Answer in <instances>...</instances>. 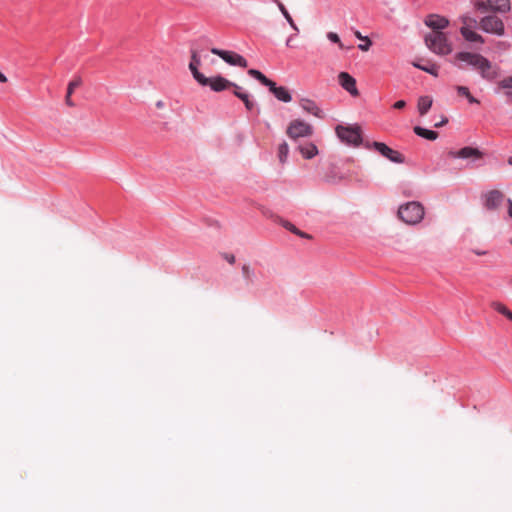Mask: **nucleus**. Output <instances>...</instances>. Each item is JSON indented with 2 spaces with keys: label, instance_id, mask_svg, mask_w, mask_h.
Segmentation results:
<instances>
[{
  "label": "nucleus",
  "instance_id": "49530a36",
  "mask_svg": "<svg viewBox=\"0 0 512 512\" xmlns=\"http://www.w3.org/2000/svg\"><path fill=\"white\" fill-rule=\"evenodd\" d=\"M474 252H475V254H477V255H485V254H486V252H485V251H477V250H475Z\"/></svg>",
  "mask_w": 512,
  "mask_h": 512
},
{
  "label": "nucleus",
  "instance_id": "a878e982",
  "mask_svg": "<svg viewBox=\"0 0 512 512\" xmlns=\"http://www.w3.org/2000/svg\"><path fill=\"white\" fill-rule=\"evenodd\" d=\"M288 153H289L288 144L286 142H283L278 147V158H279L280 163L284 164L286 162Z\"/></svg>",
  "mask_w": 512,
  "mask_h": 512
},
{
  "label": "nucleus",
  "instance_id": "4be33fe9",
  "mask_svg": "<svg viewBox=\"0 0 512 512\" xmlns=\"http://www.w3.org/2000/svg\"><path fill=\"white\" fill-rule=\"evenodd\" d=\"M413 130L416 135L423 137L425 139L431 140V141L436 140L438 137L437 132H435L433 130H428V129L422 128L420 126H415Z\"/></svg>",
  "mask_w": 512,
  "mask_h": 512
},
{
  "label": "nucleus",
  "instance_id": "5701e85b",
  "mask_svg": "<svg viewBox=\"0 0 512 512\" xmlns=\"http://www.w3.org/2000/svg\"><path fill=\"white\" fill-rule=\"evenodd\" d=\"M491 307L512 322V311L505 304L495 301L491 303Z\"/></svg>",
  "mask_w": 512,
  "mask_h": 512
},
{
  "label": "nucleus",
  "instance_id": "dca6fc26",
  "mask_svg": "<svg viewBox=\"0 0 512 512\" xmlns=\"http://www.w3.org/2000/svg\"><path fill=\"white\" fill-rule=\"evenodd\" d=\"M451 155L455 158H463V159H473V160H478V159H481L483 157V153L477 149V148H473V147H464L460 150H458L457 152H453L451 153Z\"/></svg>",
  "mask_w": 512,
  "mask_h": 512
},
{
  "label": "nucleus",
  "instance_id": "09e8293b",
  "mask_svg": "<svg viewBox=\"0 0 512 512\" xmlns=\"http://www.w3.org/2000/svg\"><path fill=\"white\" fill-rule=\"evenodd\" d=\"M511 244H512V238H511Z\"/></svg>",
  "mask_w": 512,
  "mask_h": 512
},
{
  "label": "nucleus",
  "instance_id": "c85d7f7f",
  "mask_svg": "<svg viewBox=\"0 0 512 512\" xmlns=\"http://www.w3.org/2000/svg\"><path fill=\"white\" fill-rule=\"evenodd\" d=\"M239 99L243 101L247 110L250 111L255 107V102L250 99L248 93L244 92Z\"/></svg>",
  "mask_w": 512,
  "mask_h": 512
},
{
  "label": "nucleus",
  "instance_id": "de8ad7c7",
  "mask_svg": "<svg viewBox=\"0 0 512 512\" xmlns=\"http://www.w3.org/2000/svg\"><path fill=\"white\" fill-rule=\"evenodd\" d=\"M508 164L512 166V156L508 158L507 160Z\"/></svg>",
  "mask_w": 512,
  "mask_h": 512
},
{
  "label": "nucleus",
  "instance_id": "37998d69",
  "mask_svg": "<svg viewBox=\"0 0 512 512\" xmlns=\"http://www.w3.org/2000/svg\"><path fill=\"white\" fill-rule=\"evenodd\" d=\"M225 258L230 264H233L235 262V256L232 254L227 255Z\"/></svg>",
  "mask_w": 512,
  "mask_h": 512
},
{
  "label": "nucleus",
  "instance_id": "7ed1b4c3",
  "mask_svg": "<svg viewBox=\"0 0 512 512\" xmlns=\"http://www.w3.org/2000/svg\"><path fill=\"white\" fill-rule=\"evenodd\" d=\"M426 46L438 55H448L452 52V45L442 31H432L425 36Z\"/></svg>",
  "mask_w": 512,
  "mask_h": 512
},
{
  "label": "nucleus",
  "instance_id": "20e7f679",
  "mask_svg": "<svg viewBox=\"0 0 512 512\" xmlns=\"http://www.w3.org/2000/svg\"><path fill=\"white\" fill-rule=\"evenodd\" d=\"M335 131L341 141L346 144L358 146L362 141L361 128L358 125H338Z\"/></svg>",
  "mask_w": 512,
  "mask_h": 512
},
{
  "label": "nucleus",
  "instance_id": "b1692460",
  "mask_svg": "<svg viewBox=\"0 0 512 512\" xmlns=\"http://www.w3.org/2000/svg\"><path fill=\"white\" fill-rule=\"evenodd\" d=\"M413 66L422 70V71H425L435 77L438 76V70H439V67L436 65V64H430V65H421L420 63L418 62H413Z\"/></svg>",
  "mask_w": 512,
  "mask_h": 512
},
{
  "label": "nucleus",
  "instance_id": "9b49d317",
  "mask_svg": "<svg viewBox=\"0 0 512 512\" xmlns=\"http://www.w3.org/2000/svg\"><path fill=\"white\" fill-rule=\"evenodd\" d=\"M339 84L352 96H358L359 91L356 87V80L347 72H341L338 75Z\"/></svg>",
  "mask_w": 512,
  "mask_h": 512
},
{
  "label": "nucleus",
  "instance_id": "ddd939ff",
  "mask_svg": "<svg viewBox=\"0 0 512 512\" xmlns=\"http://www.w3.org/2000/svg\"><path fill=\"white\" fill-rule=\"evenodd\" d=\"M202 86H210V88L215 92H220L226 90L232 86V82L227 80L222 76H216L213 78H207V82L205 84H201Z\"/></svg>",
  "mask_w": 512,
  "mask_h": 512
},
{
  "label": "nucleus",
  "instance_id": "39448f33",
  "mask_svg": "<svg viewBox=\"0 0 512 512\" xmlns=\"http://www.w3.org/2000/svg\"><path fill=\"white\" fill-rule=\"evenodd\" d=\"M314 132L313 127L300 119L292 120L286 130V134L289 138L297 140L301 137H310Z\"/></svg>",
  "mask_w": 512,
  "mask_h": 512
},
{
  "label": "nucleus",
  "instance_id": "58836bf2",
  "mask_svg": "<svg viewBox=\"0 0 512 512\" xmlns=\"http://www.w3.org/2000/svg\"><path fill=\"white\" fill-rule=\"evenodd\" d=\"M286 20L288 21L289 25L295 30V31H298V27L297 25L295 24L294 20L292 19L291 15L289 16V18H286Z\"/></svg>",
  "mask_w": 512,
  "mask_h": 512
},
{
  "label": "nucleus",
  "instance_id": "423d86ee",
  "mask_svg": "<svg viewBox=\"0 0 512 512\" xmlns=\"http://www.w3.org/2000/svg\"><path fill=\"white\" fill-rule=\"evenodd\" d=\"M211 52L214 55H217L220 58H222L226 63L230 65L239 66L242 68H246L248 65L247 60L243 56L235 52L221 50L218 48H212Z\"/></svg>",
  "mask_w": 512,
  "mask_h": 512
},
{
  "label": "nucleus",
  "instance_id": "393cba45",
  "mask_svg": "<svg viewBox=\"0 0 512 512\" xmlns=\"http://www.w3.org/2000/svg\"><path fill=\"white\" fill-rule=\"evenodd\" d=\"M248 74L257 79L264 86H268L272 80L268 79L262 72L256 69H249Z\"/></svg>",
  "mask_w": 512,
  "mask_h": 512
},
{
  "label": "nucleus",
  "instance_id": "412c9836",
  "mask_svg": "<svg viewBox=\"0 0 512 512\" xmlns=\"http://www.w3.org/2000/svg\"><path fill=\"white\" fill-rule=\"evenodd\" d=\"M432 103H433V99L430 96L419 97L418 104H417L419 114L421 116H424L431 108Z\"/></svg>",
  "mask_w": 512,
  "mask_h": 512
},
{
  "label": "nucleus",
  "instance_id": "bb28decb",
  "mask_svg": "<svg viewBox=\"0 0 512 512\" xmlns=\"http://www.w3.org/2000/svg\"><path fill=\"white\" fill-rule=\"evenodd\" d=\"M355 36L361 40V42H364V44H360L358 48L362 51H368L370 46L372 45L371 40L367 36H362V34L359 31H355Z\"/></svg>",
  "mask_w": 512,
  "mask_h": 512
},
{
  "label": "nucleus",
  "instance_id": "f8f14e48",
  "mask_svg": "<svg viewBox=\"0 0 512 512\" xmlns=\"http://www.w3.org/2000/svg\"><path fill=\"white\" fill-rule=\"evenodd\" d=\"M424 23L433 31H442L448 26L449 21L443 16L430 14L425 18Z\"/></svg>",
  "mask_w": 512,
  "mask_h": 512
},
{
  "label": "nucleus",
  "instance_id": "0eeeda50",
  "mask_svg": "<svg viewBox=\"0 0 512 512\" xmlns=\"http://www.w3.org/2000/svg\"><path fill=\"white\" fill-rule=\"evenodd\" d=\"M475 7L479 10H492L497 12H507L510 10L509 0H479L475 3Z\"/></svg>",
  "mask_w": 512,
  "mask_h": 512
},
{
  "label": "nucleus",
  "instance_id": "c9c22d12",
  "mask_svg": "<svg viewBox=\"0 0 512 512\" xmlns=\"http://www.w3.org/2000/svg\"><path fill=\"white\" fill-rule=\"evenodd\" d=\"M234 88L233 90V94L237 97V98H240L241 95L244 93L242 87H240L239 85L235 84L232 82V86Z\"/></svg>",
  "mask_w": 512,
  "mask_h": 512
},
{
  "label": "nucleus",
  "instance_id": "1a4fd4ad",
  "mask_svg": "<svg viewBox=\"0 0 512 512\" xmlns=\"http://www.w3.org/2000/svg\"><path fill=\"white\" fill-rule=\"evenodd\" d=\"M373 148L379 152L382 156L386 157L390 161L394 163H403L405 161L404 156L392 148L388 147L385 143L382 142H373Z\"/></svg>",
  "mask_w": 512,
  "mask_h": 512
},
{
  "label": "nucleus",
  "instance_id": "473e14b6",
  "mask_svg": "<svg viewBox=\"0 0 512 512\" xmlns=\"http://www.w3.org/2000/svg\"><path fill=\"white\" fill-rule=\"evenodd\" d=\"M327 38H328L330 41H332V42H334V43H337V44H339V46H340V47H342V43H341V41H340V38H339L338 34H336V33H334V32H329V33L327 34Z\"/></svg>",
  "mask_w": 512,
  "mask_h": 512
},
{
  "label": "nucleus",
  "instance_id": "aec40b11",
  "mask_svg": "<svg viewBox=\"0 0 512 512\" xmlns=\"http://www.w3.org/2000/svg\"><path fill=\"white\" fill-rule=\"evenodd\" d=\"M460 32L462 36L465 38V40L469 42H480L483 43L484 40L481 35L474 32L472 29H469L467 26H462L460 29Z\"/></svg>",
  "mask_w": 512,
  "mask_h": 512
},
{
  "label": "nucleus",
  "instance_id": "f03ea898",
  "mask_svg": "<svg viewBox=\"0 0 512 512\" xmlns=\"http://www.w3.org/2000/svg\"><path fill=\"white\" fill-rule=\"evenodd\" d=\"M424 214L423 205L417 201H411L403 204L398 209V217L408 225H416L420 223Z\"/></svg>",
  "mask_w": 512,
  "mask_h": 512
},
{
  "label": "nucleus",
  "instance_id": "a19ab883",
  "mask_svg": "<svg viewBox=\"0 0 512 512\" xmlns=\"http://www.w3.org/2000/svg\"><path fill=\"white\" fill-rule=\"evenodd\" d=\"M157 109H163L165 107V103L162 100H159L155 103Z\"/></svg>",
  "mask_w": 512,
  "mask_h": 512
},
{
  "label": "nucleus",
  "instance_id": "f257e3e1",
  "mask_svg": "<svg viewBox=\"0 0 512 512\" xmlns=\"http://www.w3.org/2000/svg\"><path fill=\"white\" fill-rule=\"evenodd\" d=\"M455 59L477 69L484 79L493 80L498 76L497 70L492 63L480 54L459 52L455 55Z\"/></svg>",
  "mask_w": 512,
  "mask_h": 512
},
{
  "label": "nucleus",
  "instance_id": "6ab92c4d",
  "mask_svg": "<svg viewBox=\"0 0 512 512\" xmlns=\"http://www.w3.org/2000/svg\"><path fill=\"white\" fill-rule=\"evenodd\" d=\"M298 150L305 159H312L318 154V148L312 142L299 145Z\"/></svg>",
  "mask_w": 512,
  "mask_h": 512
},
{
  "label": "nucleus",
  "instance_id": "2f4dec72",
  "mask_svg": "<svg viewBox=\"0 0 512 512\" xmlns=\"http://www.w3.org/2000/svg\"><path fill=\"white\" fill-rule=\"evenodd\" d=\"M272 1L277 4L279 10L281 11V13L285 17V19L289 18L290 14H289L288 10L286 9V7L283 5V3L280 2L279 0H272Z\"/></svg>",
  "mask_w": 512,
  "mask_h": 512
},
{
  "label": "nucleus",
  "instance_id": "c03bdc74",
  "mask_svg": "<svg viewBox=\"0 0 512 512\" xmlns=\"http://www.w3.org/2000/svg\"><path fill=\"white\" fill-rule=\"evenodd\" d=\"M447 122H448V119L444 118L442 121H439V123H436L435 127H437V128L441 127V126L445 125Z\"/></svg>",
  "mask_w": 512,
  "mask_h": 512
},
{
  "label": "nucleus",
  "instance_id": "79ce46f5",
  "mask_svg": "<svg viewBox=\"0 0 512 512\" xmlns=\"http://www.w3.org/2000/svg\"><path fill=\"white\" fill-rule=\"evenodd\" d=\"M508 214L512 218V199H508Z\"/></svg>",
  "mask_w": 512,
  "mask_h": 512
},
{
  "label": "nucleus",
  "instance_id": "ea45409f",
  "mask_svg": "<svg viewBox=\"0 0 512 512\" xmlns=\"http://www.w3.org/2000/svg\"><path fill=\"white\" fill-rule=\"evenodd\" d=\"M470 103L472 104H479V100H477L475 97H473L471 95V93H469L468 96L465 97Z\"/></svg>",
  "mask_w": 512,
  "mask_h": 512
},
{
  "label": "nucleus",
  "instance_id": "2eb2a0df",
  "mask_svg": "<svg viewBox=\"0 0 512 512\" xmlns=\"http://www.w3.org/2000/svg\"><path fill=\"white\" fill-rule=\"evenodd\" d=\"M267 87L279 101L288 103L292 100V96L286 87L277 86L273 81H271Z\"/></svg>",
  "mask_w": 512,
  "mask_h": 512
},
{
  "label": "nucleus",
  "instance_id": "a18cd8bd",
  "mask_svg": "<svg viewBox=\"0 0 512 512\" xmlns=\"http://www.w3.org/2000/svg\"><path fill=\"white\" fill-rule=\"evenodd\" d=\"M6 81H7L6 76L2 72H0V82L4 83Z\"/></svg>",
  "mask_w": 512,
  "mask_h": 512
},
{
  "label": "nucleus",
  "instance_id": "c756f323",
  "mask_svg": "<svg viewBox=\"0 0 512 512\" xmlns=\"http://www.w3.org/2000/svg\"><path fill=\"white\" fill-rule=\"evenodd\" d=\"M283 226H284L287 230H289V231H291L292 233L297 234V235H299V236H301V237H309L307 234H305L304 232H301V231H300L299 229H297V228H296L292 223H290V222H288V221L283 222Z\"/></svg>",
  "mask_w": 512,
  "mask_h": 512
},
{
  "label": "nucleus",
  "instance_id": "72a5a7b5",
  "mask_svg": "<svg viewBox=\"0 0 512 512\" xmlns=\"http://www.w3.org/2000/svg\"><path fill=\"white\" fill-rule=\"evenodd\" d=\"M456 91H457L458 95L463 96V97L468 96L470 93L469 89L465 86H456Z\"/></svg>",
  "mask_w": 512,
  "mask_h": 512
},
{
  "label": "nucleus",
  "instance_id": "f3484780",
  "mask_svg": "<svg viewBox=\"0 0 512 512\" xmlns=\"http://www.w3.org/2000/svg\"><path fill=\"white\" fill-rule=\"evenodd\" d=\"M300 106L307 113L312 114L313 116L320 119L324 118L323 111L318 107V105L313 100L303 98L300 100Z\"/></svg>",
  "mask_w": 512,
  "mask_h": 512
},
{
  "label": "nucleus",
  "instance_id": "6e6552de",
  "mask_svg": "<svg viewBox=\"0 0 512 512\" xmlns=\"http://www.w3.org/2000/svg\"><path fill=\"white\" fill-rule=\"evenodd\" d=\"M480 27L487 33H494L497 35L504 34V24L501 19L496 16H487L481 19Z\"/></svg>",
  "mask_w": 512,
  "mask_h": 512
},
{
  "label": "nucleus",
  "instance_id": "e433bc0d",
  "mask_svg": "<svg viewBox=\"0 0 512 512\" xmlns=\"http://www.w3.org/2000/svg\"><path fill=\"white\" fill-rule=\"evenodd\" d=\"M342 179V177H339V178H336L334 176H331V175H326L324 180L327 182V183H336L338 181H340Z\"/></svg>",
  "mask_w": 512,
  "mask_h": 512
},
{
  "label": "nucleus",
  "instance_id": "f704fd0d",
  "mask_svg": "<svg viewBox=\"0 0 512 512\" xmlns=\"http://www.w3.org/2000/svg\"><path fill=\"white\" fill-rule=\"evenodd\" d=\"M242 273L245 278L249 279L253 275V271L249 265L245 264L242 267Z\"/></svg>",
  "mask_w": 512,
  "mask_h": 512
},
{
  "label": "nucleus",
  "instance_id": "4c0bfd02",
  "mask_svg": "<svg viewBox=\"0 0 512 512\" xmlns=\"http://www.w3.org/2000/svg\"><path fill=\"white\" fill-rule=\"evenodd\" d=\"M406 106V102L404 100H399L394 103L393 107L395 109H403Z\"/></svg>",
  "mask_w": 512,
  "mask_h": 512
},
{
  "label": "nucleus",
  "instance_id": "a211bd4d",
  "mask_svg": "<svg viewBox=\"0 0 512 512\" xmlns=\"http://www.w3.org/2000/svg\"><path fill=\"white\" fill-rule=\"evenodd\" d=\"M82 84V79L80 77H75L73 80H71L67 87V92L65 96V103L69 107H74L75 103L72 101V94L74 93V90L78 87H80Z\"/></svg>",
  "mask_w": 512,
  "mask_h": 512
},
{
  "label": "nucleus",
  "instance_id": "7c9ffc66",
  "mask_svg": "<svg viewBox=\"0 0 512 512\" xmlns=\"http://www.w3.org/2000/svg\"><path fill=\"white\" fill-rule=\"evenodd\" d=\"M462 26H467L469 29H473L477 26V21L469 16H463L461 18Z\"/></svg>",
  "mask_w": 512,
  "mask_h": 512
},
{
  "label": "nucleus",
  "instance_id": "9d476101",
  "mask_svg": "<svg viewBox=\"0 0 512 512\" xmlns=\"http://www.w3.org/2000/svg\"><path fill=\"white\" fill-rule=\"evenodd\" d=\"M504 193L500 190H491L488 191L483 195L484 199V206L487 210H496L498 209L503 200H504Z\"/></svg>",
  "mask_w": 512,
  "mask_h": 512
},
{
  "label": "nucleus",
  "instance_id": "cd10ccee",
  "mask_svg": "<svg viewBox=\"0 0 512 512\" xmlns=\"http://www.w3.org/2000/svg\"><path fill=\"white\" fill-rule=\"evenodd\" d=\"M500 89L506 90L507 95H512V77H506L498 83Z\"/></svg>",
  "mask_w": 512,
  "mask_h": 512
},
{
  "label": "nucleus",
  "instance_id": "4468645a",
  "mask_svg": "<svg viewBox=\"0 0 512 512\" xmlns=\"http://www.w3.org/2000/svg\"><path fill=\"white\" fill-rule=\"evenodd\" d=\"M201 64V60L197 55L196 51L192 52L191 61L189 64V69L193 74V77L199 84H205L207 82V77L199 72L198 67Z\"/></svg>",
  "mask_w": 512,
  "mask_h": 512
}]
</instances>
